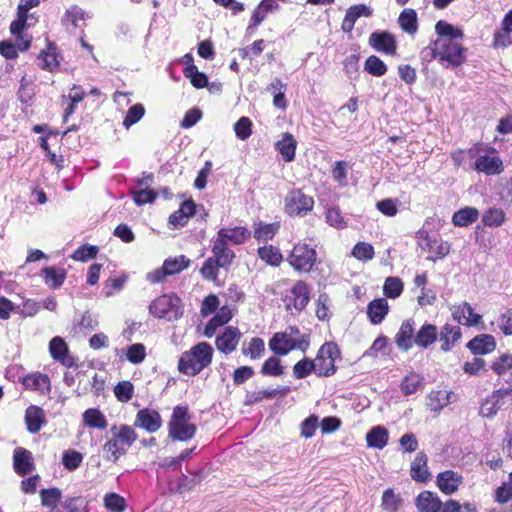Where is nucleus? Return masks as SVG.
Instances as JSON below:
<instances>
[{"label":"nucleus","mask_w":512,"mask_h":512,"mask_svg":"<svg viewBox=\"0 0 512 512\" xmlns=\"http://www.w3.org/2000/svg\"><path fill=\"white\" fill-rule=\"evenodd\" d=\"M467 49L453 38H437L420 52L423 62L438 60L445 68H458L467 58Z\"/></svg>","instance_id":"1"},{"label":"nucleus","mask_w":512,"mask_h":512,"mask_svg":"<svg viewBox=\"0 0 512 512\" xmlns=\"http://www.w3.org/2000/svg\"><path fill=\"white\" fill-rule=\"evenodd\" d=\"M213 357V348L206 342L194 345L190 350L182 353L178 361L180 373L195 376L210 365Z\"/></svg>","instance_id":"2"},{"label":"nucleus","mask_w":512,"mask_h":512,"mask_svg":"<svg viewBox=\"0 0 512 512\" xmlns=\"http://www.w3.org/2000/svg\"><path fill=\"white\" fill-rule=\"evenodd\" d=\"M193 416L187 406L174 407L168 423L169 437L177 441H188L196 433V425L192 423Z\"/></svg>","instance_id":"3"},{"label":"nucleus","mask_w":512,"mask_h":512,"mask_svg":"<svg viewBox=\"0 0 512 512\" xmlns=\"http://www.w3.org/2000/svg\"><path fill=\"white\" fill-rule=\"evenodd\" d=\"M149 313L157 319L177 321L184 313L182 300L174 293L163 294L150 303Z\"/></svg>","instance_id":"4"},{"label":"nucleus","mask_w":512,"mask_h":512,"mask_svg":"<svg viewBox=\"0 0 512 512\" xmlns=\"http://www.w3.org/2000/svg\"><path fill=\"white\" fill-rule=\"evenodd\" d=\"M310 345V337L307 334L295 339L288 332H277L269 341V348L274 354L285 356L292 350L306 352Z\"/></svg>","instance_id":"5"},{"label":"nucleus","mask_w":512,"mask_h":512,"mask_svg":"<svg viewBox=\"0 0 512 512\" xmlns=\"http://www.w3.org/2000/svg\"><path fill=\"white\" fill-rule=\"evenodd\" d=\"M340 357L339 346L334 342H325L313 360L318 377H329L336 373L335 360Z\"/></svg>","instance_id":"6"},{"label":"nucleus","mask_w":512,"mask_h":512,"mask_svg":"<svg viewBox=\"0 0 512 512\" xmlns=\"http://www.w3.org/2000/svg\"><path fill=\"white\" fill-rule=\"evenodd\" d=\"M316 257L315 249L305 243H298L288 256V262L298 272H309L316 262Z\"/></svg>","instance_id":"7"},{"label":"nucleus","mask_w":512,"mask_h":512,"mask_svg":"<svg viewBox=\"0 0 512 512\" xmlns=\"http://www.w3.org/2000/svg\"><path fill=\"white\" fill-rule=\"evenodd\" d=\"M314 207V199L301 190L290 191L285 198V210L290 216H305Z\"/></svg>","instance_id":"8"},{"label":"nucleus","mask_w":512,"mask_h":512,"mask_svg":"<svg viewBox=\"0 0 512 512\" xmlns=\"http://www.w3.org/2000/svg\"><path fill=\"white\" fill-rule=\"evenodd\" d=\"M309 299L310 292L308 285L304 281H297L284 301L288 310L293 307L295 310L301 311L307 306Z\"/></svg>","instance_id":"9"},{"label":"nucleus","mask_w":512,"mask_h":512,"mask_svg":"<svg viewBox=\"0 0 512 512\" xmlns=\"http://www.w3.org/2000/svg\"><path fill=\"white\" fill-rule=\"evenodd\" d=\"M49 352L51 357L66 367L77 366L76 358L69 354L67 343L60 336L52 338L49 342Z\"/></svg>","instance_id":"10"},{"label":"nucleus","mask_w":512,"mask_h":512,"mask_svg":"<svg viewBox=\"0 0 512 512\" xmlns=\"http://www.w3.org/2000/svg\"><path fill=\"white\" fill-rule=\"evenodd\" d=\"M473 168L477 172L484 173L485 175H497L503 171L504 166L496 151L495 153H484L480 155L476 159Z\"/></svg>","instance_id":"11"},{"label":"nucleus","mask_w":512,"mask_h":512,"mask_svg":"<svg viewBox=\"0 0 512 512\" xmlns=\"http://www.w3.org/2000/svg\"><path fill=\"white\" fill-rule=\"evenodd\" d=\"M369 45L376 51L394 55L397 49L395 37L387 31H375L369 36Z\"/></svg>","instance_id":"12"},{"label":"nucleus","mask_w":512,"mask_h":512,"mask_svg":"<svg viewBox=\"0 0 512 512\" xmlns=\"http://www.w3.org/2000/svg\"><path fill=\"white\" fill-rule=\"evenodd\" d=\"M134 426L145 429L149 433H154L161 428L162 418L158 411L144 408L137 412Z\"/></svg>","instance_id":"13"},{"label":"nucleus","mask_w":512,"mask_h":512,"mask_svg":"<svg viewBox=\"0 0 512 512\" xmlns=\"http://www.w3.org/2000/svg\"><path fill=\"white\" fill-rule=\"evenodd\" d=\"M462 483V475L453 470L440 472L436 478V484L439 490L446 495H452L455 493Z\"/></svg>","instance_id":"14"},{"label":"nucleus","mask_w":512,"mask_h":512,"mask_svg":"<svg viewBox=\"0 0 512 512\" xmlns=\"http://www.w3.org/2000/svg\"><path fill=\"white\" fill-rule=\"evenodd\" d=\"M34 459L32 453L23 447L15 448L13 452V469L20 475L25 476L34 470Z\"/></svg>","instance_id":"15"},{"label":"nucleus","mask_w":512,"mask_h":512,"mask_svg":"<svg viewBox=\"0 0 512 512\" xmlns=\"http://www.w3.org/2000/svg\"><path fill=\"white\" fill-rule=\"evenodd\" d=\"M414 504L418 512H440L442 501L437 493L424 490L414 499Z\"/></svg>","instance_id":"16"},{"label":"nucleus","mask_w":512,"mask_h":512,"mask_svg":"<svg viewBox=\"0 0 512 512\" xmlns=\"http://www.w3.org/2000/svg\"><path fill=\"white\" fill-rule=\"evenodd\" d=\"M222 268H228L234 258L235 253L228 247V244L222 241L217 236L212 240V256H211Z\"/></svg>","instance_id":"17"},{"label":"nucleus","mask_w":512,"mask_h":512,"mask_svg":"<svg viewBox=\"0 0 512 512\" xmlns=\"http://www.w3.org/2000/svg\"><path fill=\"white\" fill-rule=\"evenodd\" d=\"M240 336L241 333L238 328L226 327L224 332L216 338L217 349L225 354L233 352L237 347Z\"/></svg>","instance_id":"18"},{"label":"nucleus","mask_w":512,"mask_h":512,"mask_svg":"<svg viewBox=\"0 0 512 512\" xmlns=\"http://www.w3.org/2000/svg\"><path fill=\"white\" fill-rule=\"evenodd\" d=\"M461 336L462 331L459 326L446 323L444 326H442L441 330L438 331V338L441 342V350L444 352L451 351L455 344L460 340Z\"/></svg>","instance_id":"19"},{"label":"nucleus","mask_w":512,"mask_h":512,"mask_svg":"<svg viewBox=\"0 0 512 512\" xmlns=\"http://www.w3.org/2000/svg\"><path fill=\"white\" fill-rule=\"evenodd\" d=\"M372 13V9L365 4L350 6L346 10V14L341 26L342 30L344 32H351L354 28L357 19H359L360 17H371Z\"/></svg>","instance_id":"20"},{"label":"nucleus","mask_w":512,"mask_h":512,"mask_svg":"<svg viewBox=\"0 0 512 512\" xmlns=\"http://www.w3.org/2000/svg\"><path fill=\"white\" fill-rule=\"evenodd\" d=\"M438 339V328L431 323H424L414 335V345L427 349Z\"/></svg>","instance_id":"21"},{"label":"nucleus","mask_w":512,"mask_h":512,"mask_svg":"<svg viewBox=\"0 0 512 512\" xmlns=\"http://www.w3.org/2000/svg\"><path fill=\"white\" fill-rule=\"evenodd\" d=\"M467 348L474 355L488 354L495 350L496 341L494 336L490 334H480L467 343Z\"/></svg>","instance_id":"22"},{"label":"nucleus","mask_w":512,"mask_h":512,"mask_svg":"<svg viewBox=\"0 0 512 512\" xmlns=\"http://www.w3.org/2000/svg\"><path fill=\"white\" fill-rule=\"evenodd\" d=\"M453 318L462 325L471 327L477 325L482 316L474 312V309L468 302H463L459 306H457L453 313Z\"/></svg>","instance_id":"23"},{"label":"nucleus","mask_w":512,"mask_h":512,"mask_svg":"<svg viewBox=\"0 0 512 512\" xmlns=\"http://www.w3.org/2000/svg\"><path fill=\"white\" fill-rule=\"evenodd\" d=\"M86 93L80 85H73L67 96H62L63 104H67L64 109L63 119L67 122L68 118L76 111L77 105L83 101Z\"/></svg>","instance_id":"24"},{"label":"nucleus","mask_w":512,"mask_h":512,"mask_svg":"<svg viewBox=\"0 0 512 512\" xmlns=\"http://www.w3.org/2000/svg\"><path fill=\"white\" fill-rule=\"evenodd\" d=\"M413 320L408 319L402 322L399 331L395 336V343L402 351L410 350L414 345Z\"/></svg>","instance_id":"25"},{"label":"nucleus","mask_w":512,"mask_h":512,"mask_svg":"<svg viewBox=\"0 0 512 512\" xmlns=\"http://www.w3.org/2000/svg\"><path fill=\"white\" fill-rule=\"evenodd\" d=\"M222 241L231 242L234 245H240L244 243L251 236V232L242 226L234 228H221L216 235Z\"/></svg>","instance_id":"26"},{"label":"nucleus","mask_w":512,"mask_h":512,"mask_svg":"<svg viewBox=\"0 0 512 512\" xmlns=\"http://www.w3.org/2000/svg\"><path fill=\"white\" fill-rule=\"evenodd\" d=\"M22 384L26 389L38 391L43 395L50 393L51 383L48 375L33 373L23 378Z\"/></svg>","instance_id":"27"},{"label":"nucleus","mask_w":512,"mask_h":512,"mask_svg":"<svg viewBox=\"0 0 512 512\" xmlns=\"http://www.w3.org/2000/svg\"><path fill=\"white\" fill-rule=\"evenodd\" d=\"M389 312V305L385 298L372 300L367 306V315L373 325L382 323Z\"/></svg>","instance_id":"28"},{"label":"nucleus","mask_w":512,"mask_h":512,"mask_svg":"<svg viewBox=\"0 0 512 512\" xmlns=\"http://www.w3.org/2000/svg\"><path fill=\"white\" fill-rule=\"evenodd\" d=\"M25 422L27 430L32 433H38L45 424V415L43 409L37 406H29L25 412Z\"/></svg>","instance_id":"29"},{"label":"nucleus","mask_w":512,"mask_h":512,"mask_svg":"<svg viewBox=\"0 0 512 512\" xmlns=\"http://www.w3.org/2000/svg\"><path fill=\"white\" fill-rule=\"evenodd\" d=\"M389 439L388 430L381 425L374 426L366 434L367 446L374 449H383Z\"/></svg>","instance_id":"30"},{"label":"nucleus","mask_w":512,"mask_h":512,"mask_svg":"<svg viewBox=\"0 0 512 512\" xmlns=\"http://www.w3.org/2000/svg\"><path fill=\"white\" fill-rule=\"evenodd\" d=\"M425 387L424 378L415 372L406 375L400 384V390L403 395L410 396L422 391Z\"/></svg>","instance_id":"31"},{"label":"nucleus","mask_w":512,"mask_h":512,"mask_svg":"<svg viewBox=\"0 0 512 512\" xmlns=\"http://www.w3.org/2000/svg\"><path fill=\"white\" fill-rule=\"evenodd\" d=\"M276 150L282 155L286 162H291L295 158L297 142L294 136L288 132L282 135L281 140L275 144Z\"/></svg>","instance_id":"32"},{"label":"nucleus","mask_w":512,"mask_h":512,"mask_svg":"<svg viewBox=\"0 0 512 512\" xmlns=\"http://www.w3.org/2000/svg\"><path fill=\"white\" fill-rule=\"evenodd\" d=\"M479 218V210L475 207L466 206L456 211L452 216V223L456 227H467Z\"/></svg>","instance_id":"33"},{"label":"nucleus","mask_w":512,"mask_h":512,"mask_svg":"<svg viewBox=\"0 0 512 512\" xmlns=\"http://www.w3.org/2000/svg\"><path fill=\"white\" fill-rule=\"evenodd\" d=\"M411 478L416 482H426L430 476L427 467V456L424 453H418L411 463Z\"/></svg>","instance_id":"34"},{"label":"nucleus","mask_w":512,"mask_h":512,"mask_svg":"<svg viewBox=\"0 0 512 512\" xmlns=\"http://www.w3.org/2000/svg\"><path fill=\"white\" fill-rule=\"evenodd\" d=\"M190 473L193 475L192 478H189L186 475H182L177 479L176 484H169V490L172 493H184L192 490L195 486H197L201 482V470Z\"/></svg>","instance_id":"35"},{"label":"nucleus","mask_w":512,"mask_h":512,"mask_svg":"<svg viewBox=\"0 0 512 512\" xmlns=\"http://www.w3.org/2000/svg\"><path fill=\"white\" fill-rule=\"evenodd\" d=\"M290 391L289 387H279L275 389H265L258 390L253 392H248L245 397V404L253 405L255 403L261 402L264 399H273L278 394H286Z\"/></svg>","instance_id":"36"},{"label":"nucleus","mask_w":512,"mask_h":512,"mask_svg":"<svg viewBox=\"0 0 512 512\" xmlns=\"http://www.w3.org/2000/svg\"><path fill=\"white\" fill-rule=\"evenodd\" d=\"M506 401L501 399L496 391L492 392L480 407V415L483 417L491 418L505 405Z\"/></svg>","instance_id":"37"},{"label":"nucleus","mask_w":512,"mask_h":512,"mask_svg":"<svg viewBox=\"0 0 512 512\" xmlns=\"http://www.w3.org/2000/svg\"><path fill=\"white\" fill-rule=\"evenodd\" d=\"M398 23L403 31L415 34L418 30L417 13L414 9H404L398 18Z\"/></svg>","instance_id":"38"},{"label":"nucleus","mask_w":512,"mask_h":512,"mask_svg":"<svg viewBox=\"0 0 512 512\" xmlns=\"http://www.w3.org/2000/svg\"><path fill=\"white\" fill-rule=\"evenodd\" d=\"M83 422L86 426L96 429H105L107 427V420L103 413L96 408L87 409L83 413Z\"/></svg>","instance_id":"39"},{"label":"nucleus","mask_w":512,"mask_h":512,"mask_svg":"<svg viewBox=\"0 0 512 512\" xmlns=\"http://www.w3.org/2000/svg\"><path fill=\"white\" fill-rule=\"evenodd\" d=\"M279 4L275 0H262L253 11V25H260L267 17L268 13L277 11Z\"/></svg>","instance_id":"40"},{"label":"nucleus","mask_w":512,"mask_h":512,"mask_svg":"<svg viewBox=\"0 0 512 512\" xmlns=\"http://www.w3.org/2000/svg\"><path fill=\"white\" fill-rule=\"evenodd\" d=\"M110 431L112 435L127 448L130 447L137 439V434L134 429L125 424L120 425L119 428L117 426H113Z\"/></svg>","instance_id":"41"},{"label":"nucleus","mask_w":512,"mask_h":512,"mask_svg":"<svg viewBox=\"0 0 512 512\" xmlns=\"http://www.w3.org/2000/svg\"><path fill=\"white\" fill-rule=\"evenodd\" d=\"M42 274L45 283L52 289L59 288L66 278V272L64 269H57L55 267H46L42 269Z\"/></svg>","instance_id":"42"},{"label":"nucleus","mask_w":512,"mask_h":512,"mask_svg":"<svg viewBox=\"0 0 512 512\" xmlns=\"http://www.w3.org/2000/svg\"><path fill=\"white\" fill-rule=\"evenodd\" d=\"M258 256L261 260L271 266H279L283 261V256L277 247L272 245L258 248Z\"/></svg>","instance_id":"43"},{"label":"nucleus","mask_w":512,"mask_h":512,"mask_svg":"<svg viewBox=\"0 0 512 512\" xmlns=\"http://www.w3.org/2000/svg\"><path fill=\"white\" fill-rule=\"evenodd\" d=\"M449 402V393L444 390L432 391L427 396V407L433 412H439L447 406Z\"/></svg>","instance_id":"44"},{"label":"nucleus","mask_w":512,"mask_h":512,"mask_svg":"<svg viewBox=\"0 0 512 512\" xmlns=\"http://www.w3.org/2000/svg\"><path fill=\"white\" fill-rule=\"evenodd\" d=\"M39 67L43 70L54 71L59 66L56 47L49 45L46 51H42L38 57Z\"/></svg>","instance_id":"45"},{"label":"nucleus","mask_w":512,"mask_h":512,"mask_svg":"<svg viewBox=\"0 0 512 512\" xmlns=\"http://www.w3.org/2000/svg\"><path fill=\"white\" fill-rule=\"evenodd\" d=\"M127 447L114 436L109 439L103 446V451L106 454V459L112 462H116L121 455L125 454Z\"/></svg>","instance_id":"46"},{"label":"nucleus","mask_w":512,"mask_h":512,"mask_svg":"<svg viewBox=\"0 0 512 512\" xmlns=\"http://www.w3.org/2000/svg\"><path fill=\"white\" fill-rule=\"evenodd\" d=\"M427 246L429 248L430 256L427 257L428 260L436 261L437 259H442L450 252V244L446 241L442 240H427Z\"/></svg>","instance_id":"47"},{"label":"nucleus","mask_w":512,"mask_h":512,"mask_svg":"<svg viewBox=\"0 0 512 512\" xmlns=\"http://www.w3.org/2000/svg\"><path fill=\"white\" fill-rule=\"evenodd\" d=\"M190 265V259L184 255H180L174 258H168L164 261L163 267L166 271V274L175 275L180 273L184 269L188 268Z\"/></svg>","instance_id":"48"},{"label":"nucleus","mask_w":512,"mask_h":512,"mask_svg":"<svg viewBox=\"0 0 512 512\" xmlns=\"http://www.w3.org/2000/svg\"><path fill=\"white\" fill-rule=\"evenodd\" d=\"M435 31L438 34V38H453L455 40H461L464 37V33L461 29L454 27L443 20L436 23Z\"/></svg>","instance_id":"49"},{"label":"nucleus","mask_w":512,"mask_h":512,"mask_svg":"<svg viewBox=\"0 0 512 512\" xmlns=\"http://www.w3.org/2000/svg\"><path fill=\"white\" fill-rule=\"evenodd\" d=\"M506 219V214L501 208H489L482 215V222L488 227H500Z\"/></svg>","instance_id":"50"},{"label":"nucleus","mask_w":512,"mask_h":512,"mask_svg":"<svg viewBox=\"0 0 512 512\" xmlns=\"http://www.w3.org/2000/svg\"><path fill=\"white\" fill-rule=\"evenodd\" d=\"M326 222L336 229H344L348 222L342 215L341 210L337 206H328L325 211Z\"/></svg>","instance_id":"51"},{"label":"nucleus","mask_w":512,"mask_h":512,"mask_svg":"<svg viewBox=\"0 0 512 512\" xmlns=\"http://www.w3.org/2000/svg\"><path fill=\"white\" fill-rule=\"evenodd\" d=\"M183 74L186 78H188L191 84L197 88L201 89L208 85L207 76L200 72L195 65H191L190 67H185L183 69Z\"/></svg>","instance_id":"52"},{"label":"nucleus","mask_w":512,"mask_h":512,"mask_svg":"<svg viewBox=\"0 0 512 512\" xmlns=\"http://www.w3.org/2000/svg\"><path fill=\"white\" fill-rule=\"evenodd\" d=\"M364 69L366 72L375 77H381L387 72L386 64L378 56L375 55H371L366 59Z\"/></svg>","instance_id":"53"},{"label":"nucleus","mask_w":512,"mask_h":512,"mask_svg":"<svg viewBox=\"0 0 512 512\" xmlns=\"http://www.w3.org/2000/svg\"><path fill=\"white\" fill-rule=\"evenodd\" d=\"M83 462V455L73 449L65 450L62 454V464L68 471H74L80 467Z\"/></svg>","instance_id":"54"},{"label":"nucleus","mask_w":512,"mask_h":512,"mask_svg":"<svg viewBox=\"0 0 512 512\" xmlns=\"http://www.w3.org/2000/svg\"><path fill=\"white\" fill-rule=\"evenodd\" d=\"M264 352L265 343L264 340L259 337L252 338L249 345L242 348V353L245 356H249L252 360L261 358Z\"/></svg>","instance_id":"55"},{"label":"nucleus","mask_w":512,"mask_h":512,"mask_svg":"<svg viewBox=\"0 0 512 512\" xmlns=\"http://www.w3.org/2000/svg\"><path fill=\"white\" fill-rule=\"evenodd\" d=\"M312 372L316 374V367L314 361L307 357H304L293 366V375L296 379L306 378Z\"/></svg>","instance_id":"56"},{"label":"nucleus","mask_w":512,"mask_h":512,"mask_svg":"<svg viewBox=\"0 0 512 512\" xmlns=\"http://www.w3.org/2000/svg\"><path fill=\"white\" fill-rule=\"evenodd\" d=\"M403 291V282L398 277H388L383 286V293L387 298L395 299Z\"/></svg>","instance_id":"57"},{"label":"nucleus","mask_w":512,"mask_h":512,"mask_svg":"<svg viewBox=\"0 0 512 512\" xmlns=\"http://www.w3.org/2000/svg\"><path fill=\"white\" fill-rule=\"evenodd\" d=\"M402 499L399 495L395 494L393 489H386L382 495V508L387 512H397Z\"/></svg>","instance_id":"58"},{"label":"nucleus","mask_w":512,"mask_h":512,"mask_svg":"<svg viewBox=\"0 0 512 512\" xmlns=\"http://www.w3.org/2000/svg\"><path fill=\"white\" fill-rule=\"evenodd\" d=\"M85 12L78 6H73L68 9L62 19L64 25H71L73 28L80 27V22L84 21Z\"/></svg>","instance_id":"59"},{"label":"nucleus","mask_w":512,"mask_h":512,"mask_svg":"<svg viewBox=\"0 0 512 512\" xmlns=\"http://www.w3.org/2000/svg\"><path fill=\"white\" fill-rule=\"evenodd\" d=\"M261 373L266 376H281L284 374V367L279 358L272 356L263 363Z\"/></svg>","instance_id":"60"},{"label":"nucleus","mask_w":512,"mask_h":512,"mask_svg":"<svg viewBox=\"0 0 512 512\" xmlns=\"http://www.w3.org/2000/svg\"><path fill=\"white\" fill-rule=\"evenodd\" d=\"M35 92L32 82L25 76L20 80L17 92L18 100L23 104H29L34 98Z\"/></svg>","instance_id":"61"},{"label":"nucleus","mask_w":512,"mask_h":512,"mask_svg":"<svg viewBox=\"0 0 512 512\" xmlns=\"http://www.w3.org/2000/svg\"><path fill=\"white\" fill-rule=\"evenodd\" d=\"M278 230V225L271 224H263L259 223L254 229V238L257 241H267L272 239Z\"/></svg>","instance_id":"62"},{"label":"nucleus","mask_w":512,"mask_h":512,"mask_svg":"<svg viewBox=\"0 0 512 512\" xmlns=\"http://www.w3.org/2000/svg\"><path fill=\"white\" fill-rule=\"evenodd\" d=\"M114 394L118 401L126 403L134 395V386L130 381H121L114 387Z\"/></svg>","instance_id":"63"},{"label":"nucleus","mask_w":512,"mask_h":512,"mask_svg":"<svg viewBox=\"0 0 512 512\" xmlns=\"http://www.w3.org/2000/svg\"><path fill=\"white\" fill-rule=\"evenodd\" d=\"M104 505L111 512H123L126 508V501L117 493H107L104 497Z\"/></svg>","instance_id":"64"}]
</instances>
